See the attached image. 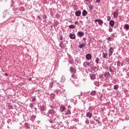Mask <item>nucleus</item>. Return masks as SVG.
Listing matches in <instances>:
<instances>
[{
	"label": "nucleus",
	"instance_id": "1",
	"mask_svg": "<svg viewBox=\"0 0 129 129\" xmlns=\"http://www.w3.org/2000/svg\"><path fill=\"white\" fill-rule=\"evenodd\" d=\"M54 113H55V112L53 111V110H49L48 111V112L45 114L46 115V116H48V117L51 118V117H53L54 116Z\"/></svg>",
	"mask_w": 129,
	"mask_h": 129
},
{
	"label": "nucleus",
	"instance_id": "2",
	"mask_svg": "<svg viewBox=\"0 0 129 129\" xmlns=\"http://www.w3.org/2000/svg\"><path fill=\"white\" fill-rule=\"evenodd\" d=\"M78 37L81 38V37H83L84 36V33L82 31H79L77 33Z\"/></svg>",
	"mask_w": 129,
	"mask_h": 129
},
{
	"label": "nucleus",
	"instance_id": "3",
	"mask_svg": "<svg viewBox=\"0 0 129 129\" xmlns=\"http://www.w3.org/2000/svg\"><path fill=\"white\" fill-rule=\"evenodd\" d=\"M109 56H112V54H113V50L114 48L113 47H111L109 48Z\"/></svg>",
	"mask_w": 129,
	"mask_h": 129
},
{
	"label": "nucleus",
	"instance_id": "4",
	"mask_svg": "<svg viewBox=\"0 0 129 129\" xmlns=\"http://www.w3.org/2000/svg\"><path fill=\"white\" fill-rule=\"evenodd\" d=\"M95 22H97L99 23V25H102L103 24V21L101 20V19H96L95 20Z\"/></svg>",
	"mask_w": 129,
	"mask_h": 129
},
{
	"label": "nucleus",
	"instance_id": "5",
	"mask_svg": "<svg viewBox=\"0 0 129 129\" xmlns=\"http://www.w3.org/2000/svg\"><path fill=\"white\" fill-rule=\"evenodd\" d=\"M112 15L115 19L117 18V16H118V11L113 12Z\"/></svg>",
	"mask_w": 129,
	"mask_h": 129
},
{
	"label": "nucleus",
	"instance_id": "6",
	"mask_svg": "<svg viewBox=\"0 0 129 129\" xmlns=\"http://www.w3.org/2000/svg\"><path fill=\"white\" fill-rule=\"evenodd\" d=\"M62 91H63V89L59 88L58 90H56V93H57V94H61L62 93Z\"/></svg>",
	"mask_w": 129,
	"mask_h": 129
},
{
	"label": "nucleus",
	"instance_id": "7",
	"mask_svg": "<svg viewBox=\"0 0 129 129\" xmlns=\"http://www.w3.org/2000/svg\"><path fill=\"white\" fill-rule=\"evenodd\" d=\"M87 117H89V118H91L92 117V113L90 112H88L86 114Z\"/></svg>",
	"mask_w": 129,
	"mask_h": 129
},
{
	"label": "nucleus",
	"instance_id": "8",
	"mask_svg": "<svg viewBox=\"0 0 129 129\" xmlns=\"http://www.w3.org/2000/svg\"><path fill=\"white\" fill-rule=\"evenodd\" d=\"M104 75L105 78H109V77H110V73L108 72L105 73Z\"/></svg>",
	"mask_w": 129,
	"mask_h": 129
},
{
	"label": "nucleus",
	"instance_id": "9",
	"mask_svg": "<svg viewBox=\"0 0 129 129\" xmlns=\"http://www.w3.org/2000/svg\"><path fill=\"white\" fill-rule=\"evenodd\" d=\"M92 56L91 54L88 53L86 55V58L87 59V60H90V59H91L92 58Z\"/></svg>",
	"mask_w": 129,
	"mask_h": 129
},
{
	"label": "nucleus",
	"instance_id": "10",
	"mask_svg": "<svg viewBox=\"0 0 129 129\" xmlns=\"http://www.w3.org/2000/svg\"><path fill=\"white\" fill-rule=\"evenodd\" d=\"M124 29H125V31H128L129 30V25L128 24H125L124 25Z\"/></svg>",
	"mask_w": 129,
	"mask_h": 129
},
{
	"label": "nucleus",
	"instance_id": "11",
	"mask_svg": "<svg viewBox=\"0 0 129 129\" xmlns=\"http://www.w3.org/2000/svg\"><path fill=\"white\" fill-rule=\"evenodd\" d=\"M70 72H71V73H75V72H76V70H75V69L73 68L72 67H71Z\"/></svg>",
	"mask_w": 129,
	"mask_h": 129
},
{
	"label": "nucleus",
	"instance_id": "12",
	"mask_svg": "<svg viewBox=\"0 0 129 129\" xmlns=\"http://www.w3.org/2000/svg\"><path fill=\"white\" fill-rule=\"evenodd\" d=\"M84 65L85 67H89V66H90V62H87V61H85L84 63Z\"/></svg>",
	"mask_w": 129,
	"mask_h": 129
},
{
	"label": "nucleus",
	"instance_id": "13",
	"mask_svg": "<svg viewBox=\"0 0 129 129\" xmlns=\"http://www.w3.org/2000/svg\"><path fill=\"white\" fill-rule=\"evenodd\" d=\"M75 35L74 33H71L70 35V38L72 39H75Z\"/></svg>",
	"mask_w": 129,
	"mask_h": 129
},
{
	"label": "nucleus",
	"instance_id": "14",
	"mask_svg": "<svg viewBox=\"0 0 129 129\" xmlns=\"http://www.w3.org/2000/svg\"><path fill=\"white\" fill-rule=\"evenodd\" d=\"M86 45V44L85 43H81L79 45V47L80 49H82V48H83V47H85Z\"/></svg>",
	"mask_w": 129,
	"mask_h": 129
},
{
	"label": "nucleus",
	"instance_id": "15",
	"mask_svg": "<svg viewBox=\"0 0 129 129\" xmlns=\"http://www.w3.org/2000/svg\"><path fill=\"white\" fill-rule=\"evenodd\" d=\"M87 15V11H86V10H84L82 12V16H83V17H85Z\"/></svg>",
	"mask_w": 129,
	"mask_h": 129
},
{
	"label": "nucleus",
	"instance_id": "16",
	"mask_svg": "<svg viewBox=\"0 0 129 129\" xmlns=\"http://www.w3.org/2000/svg\"><path fill=\"white\" fill-rule=\"evenodd\" d=\"M109 25L111 27H113L114 26V21L113 20H111L109 22Z\"/></svg>",
	"mask_w": 129,
	"mask_h": 129
},
{
	"label": "nucleus",
	"instance_id": "17",
	"mask_svg": "<svg viewBox=\"0 0 129 129\" xmlns=\"http://www.w3.org/2000/svg\"><path fill=\"white\" fill-rule=\"evenodd\" d=\"M65 110V106L62 105L60 108V111L61 112H63Z\"/></svg>",
	"mask_w": 129,
	"mask_h": 129
},
{
	"label": "nucleus",
	"instance_id": "18",
	"mask_svg": "<svg viewBox=\"0 0 129 129\" xmlns=\"http://www.w3.org/2000/svg\"><path fill=\"white\" fill-rule=\"evenodd\" d=\"M75 15L77 17H80V15H81V12L80 11H77L75 13Z\"/></svg>",
	"mask_w": 129,
	"mask_h": 129
},
{
	"label": "nucleus",
	"instance_id": "19",
	"mask_svg": "<svg viewBox=\"0 0 129 129\" xmlns=\"http://www.w3.org/2000/svg\"><path fill=\"white\" fill-rule=\"evenodd\" d=\"M36 119V116L35 115H32L30 118L31 120H32V121H34V120H35V119Z\"/></svg>",
	"mask_w": 129,
	"mask_h": 129
},
{
	"label": "nucleus",
	"instance_id": "20",
	"mask_svg": "<svg viewBox=\"0 0 129 129\" xmlns=\"http://www.w3.org/2000/svg\"><path fill=\"white\" fill-rule=\"evenodd\" d=\"M65 80H66V79L65 78V77L62 76V77L61 78L60 82L61 83H63V82H64L65 81Z\"/></svg>",
	"mask_w": 129,
	"mask_h": 129
},
{
	"label": "nucleus",
	"instance_id": "21",
	"mask_svg": "<svg viewBox=\"0 0 129 129\" xmlns=\"http://www.w3.org/2000/svg\"><path fill=\"white\" fill-rule=\"evenodd\" d=\"M90 94H91V95H93V96H94V95H95L96 94V91H93L91 92Z\"/></svg>",
	"mask_w": 129,
	"mask_h": 129
},
{
	"label": "nucleus",
	"instance_id": "22",
	"mask_svg": "<svg viewBox=\"0 0 129 129\" xmlns=\"http://www.w3.org/2000/svg\"><path fill=\"white\" fill-rule=\"evenodd\" d=\"M75 25H70L69 26V28H70V29H75Z\"/></svg>",
	"mask_w": 129,
	"mask_h": 129
},
{
	"label": "nucleus",
	"instance_id": "23",
	"mask_svg": "<svg viewBox=\"0 0 129 129\" xmlns=\"http://www.w3.org/2000/svg\"><path fill=\"white\" fill-rule=\"evenodd\" d=\"M65 114L66 115L71 114V111H70V110H68L66 112Z\"/></svg>",
	"mask_w": 129,
	"mask_h": 129
},
{
	"label": "nucleus",
	"instance_id": "24",
	"mask_svg": "<svg viewBox=\"0 0 129 129\" xmlns=\"http://www.w3.org/2000/svg\"><path fill=\"white\" fill-rule=\"evenodd\" d=\"M106 56H107V53H104V52H103V53H102V57H103V58H106Z\"/></svg>",
	"mask_w": 129,
	"mask_h": 129
},
{
	"label": "nucleus",
	"instance_id": "25",
	"mask_svg": "<svg viewBox=\"0 0 129 129\" xmlns=\"http://www.w3.org/2000/svg\"><path fill=\"white\" fill-rule=\"evenodd\" d=\"M114 89L115 90H117V89H118V85H115L114 86Z\"/></svg>",
	"mask_w": 129,
	"mask_h": 129
},
{
	"label": "nucleus",
	"instance_id": "26",
	"mask_svg": "<svg viewBox=\"0 0 129 129\" xmlns=\"http://www.w3.org/2000/svg\"><path fill=\"white\" fill-rule=\"evenodd\" d=\"M25 128H26V129H29L30 128V126H29V125H28V124H25Z\"/></svg>",
	"mask_w": 129,
	"mask_h": 129
},
{
	"label": "nucleus",
	"instance_id": "27",
	"mask_svg": "<svg viewBox=\"0 0 129 129\" xmlns=\"http://www.w3.org/2000/svg\"><path fill=\"white\" fill-rule=\"evenodd\" d=\"M95 62L97 64H98V63H99V58H98V57L96 58Z\"/></svg>",
	"mask_w": 129,
	"mask_h": 129
},
{
	"label": "nucleus",
	"instance_id": "28",
	"mask_svg": "<svg viewBox=\"0 0 129 129\" xmlns=\"http://www.w3.org/2000/svg\"><path fill=\"white\" fill-rule=\"evenodd\" d=\"M85 123H86V124H89V120H88V118H87V119H86Z\"/></svg>",
	"mask_w": 129,
	"mask_h": 129
},
{
	"label": "nucleus",
	"instance_id": "29",
	"mask_svg": "<svg viewBox=\"0 0 129 129\" xmlns=\"http://www.w3.org/2000/svg\"><path fill=\"white\" fill-rule=\"evenodd\" d=\"M53 119H54V120H53ZM51 121H52V122H51L52 123H54V122H55L56 121V119H55V118H52L51 119Z\"/></svg>",
	"mask_w": 129,
	"mask_h": 129
},
{
	"label": "nucleus",
	"instance_id": "30",
	"mask_svg": "<svg viewBox=\"0 0 129 129\" xmlns=\"http://www.w3.org/2000/svg\"><path fill=\"white\" fill-rule=\"evenodd\" d=\"M107 40L108 41H112V39L111 37H107Z\"/></svg>",
	"mask_w": 129,
	"mask_h": 129
},
{
	"label": "nucleus",
	"instance_id": "31",
	"mask_svg": "<svg viewBox=\"0 0 129 129\" xmlns=\"http://www.w3.org/2000/svg\"><path fill=\"white\" fill-rule=\"evenodd\" d=\"M107 21L108 22H109V21H110V20H111V17H110V16H107Z\"/></svg>",
	"mask_w": 129,
	"mask_h": 129
},
{
	"label": "nucleus",
	"instance_id": "32",
	"mask_svg": "<svg viewBox=\"0 0 129 129\" xmlns=\"http://www.w3.org/2000/svg\"><path fill=\"white\" fill-rule=\"evenodd\" d=\"M33 128H34V129H41V127H39V126H35L33 127Z\"/></svg>",
	"mask_w": 129,
	"mask_h": 129
},
{
	"label": "nucleus",
	"instance_id": "33",
	"mask_svg": "<svg viewBox=\"0 0 129 129\" xmlns=\"http://www.w3.org/2000/svg\"><path fill=\"white\" fill-rule=\"evenodd\" d=\"M49 87L50 88H52V87H53V83H50V84H49Z\"/></svg>",
	"mask_w": 129,
	"mask_h": 129
},
{
	"label": "nucleus",
	"instance_id": "34",
	"mask_svg": "<svg viewBox=\"0 0 129 129\" xmlns=\"http://www.w3.org/2000/svg\"><path fill=\"white\" fill-rule=\"evenodd\" d=\"M50 97H51V98H54V97H55V95H54V94H51L50 95Z\"/></svg>",
	"mask_w": 129,
	"mask_h": 129
},
{
	"label": "nucleus",
	"instance_id": "35",
	"mask_svg": "<svg viewBox=\"0 0 129 129\" xmlns=\"http://www.w3.org/2000/svg\"><path fill=\"white\" fill-rule=\"evenodd\" d=\"M88 3H89V0H85V4H86V5H87Z\"/></svg>",
	"mask_w": 129,
	"mask_h": 129
},
{
	"label": "nucleus",
	"instance_id": "36",
	"mask_svg": "<svg viewBox=\"0 0 129 129\" xmlns=\"http://www.w3.org/2000/svg\"><path fill=\"white\" fill-rule=\"evenodd\" d=\"M109 71H110V72H111V73H113V70H112V69H111V68H109Z\"/></svg>",
	"mask_w": 129,
	"mask_h": 129
},
{
	"label": "nucleus",
	"instance_id": "37",
	"mask_svg": "<svg viewBox=\"0 0 129 129\" xmlns=\"http://www.w3.org/2000/svg\"><path fill=\"white\" fill-rule=\"evenodd\" d=\"M72 78H75V73H73V74L72 75Z\"/></svg>",
	"mask_w": 129,
	"mask_h": 129
},
{
	"label": "nucleus",
	"instance_id": "38",
	"mask_svg": "<svg viewBox=\"0 0 129 129\" xmlns=\"http://www.w3.org/2000/svg\"><path fill=\"white\" fill-rule=\"evenodd\" d=\"M36 98L35 97H33L32 99V101H35Z\"/></svg>",
	"mask_w": 129,
	"mask_h": 129
},
{
	"label": "nucleus",
	"instance_id": "39",
	"mask_svg": "<svg viewBox=\"0 0 129 129\" xmlns=\"http://www.w3.org/2000/svg\"><path fill=\"white\" fill-rule=\"evenodd\" d=\"M91 78V79H93V80L95 79V77L92 76Z\"/></svg>",
	"mask_w": 129,
	"mask_h": 129
},
{
	"label": "nucleus",
	"instance_id": "40",
	"mask_svg": "<svg viewBox=\"0 0 129 129\" xmlns=\"http://www.w3.org/2000/svg\"><path fill=\"white\" fill-rule=\"evenodd\" d=\"M112 29L111 28L109 29V32H112Z\"/></svg>",
	"mask_w": 129,
	"mask_h": 129
},
{
	"label": "nucleus",
	"instance_id": "41",
	"mask_svg": "<svg viewBox=\"0 0 129 129\" xmlns=\"http://www.w3.org/2000/svg\"><path fill=\"white\" fill-rule=\"evenodd\" d=\"M97 4H98V3H100V0H96Z\"/></svg>",
	"mask_w": 129,
	"mask_h": 129
},
{
	"label": "nucleus",
	"instance_id": "42",
	"mask_svg": "<svg viewBox=\"0 0 129 129\" xmlns=\"http://www.w3.org/2000/svg\"><path fill=\"white\" fill-rule=\"evenodd\" d=\"M90 9L91 10V11H92V10H93V8L92 7V6H91V7H90Z\"/></svg>",
	"mask_w": 129,
	"mask_h": 129
},
{
	"label": "nucleus",
	"instance_id": "43",
	"mask_svg": "<svg viewBox=\"0 0 129 129\" xmlns=\"http://www.w3.org/2000/svg\"><path fill=\"white\" fill-rule=\"evenodd\" d=\"M99 77H100V78H102V77H103V75H101L99 76Z\"/></svg>",
	"mask_w": 129,
	"mask_h": 129
},
{
	"label": "nucleus",
	"instance_id": "44",
	"mask_svg": "<svg viewBox=\"0 0 129 129\" xmlns=\"http://www.w3.org/2000/svg\"><path fill=\"white\" fill-rule=\"evenodd\" d=\"M75 25H78V22L77 21H76L75 22Z\"/></svg>",
	"mask_w": 129,
	"mask_h": 129
},
{
	"label": "nucleus",
	"instance_id": "45",
	"mask_svg": "<svg viewBox=\"0 0 129 129\" xmlns=\"http://www.w3.org/2000/svg\"><path fill=\"white\" fill-rule=\"evenodd\" d=\"M105 69H108V67L107 66H106V67H105Z\"/></svg>",
	"mask_w": 129,
	"mask_h": 129
},
{
	"label": "nucleus",
	"instance_id": "46",
	"mask_svg": "<svg viewBox=\"0 0 129 129\" xmlns=\"http://www.w3.org/2000/svg\"><path fill=\"white\" fill-rule=\"evenodd\" d=\"M118 63H119V61H118V62H117V65H118Z\"/></svg>",
	"mask_w": 129,
	"mask_h": 129
},
{
	"label": "nucleus",
	"instance_id": "47",
	"mask_svg": "<svg viewBox=\"0 0 129 129\" xmlns=\"http://www.w3.org/2000/svg\"><path fill=\"white\" fill-rule=\"evenodd\" d=\"M123 66V63H121V66Z\"/></svg>",
	"mask_w": 129,
	"mask_h": 129
},
{
	"label": "nucleus",
	"instance_id": "48",
	"mask_svg": "<svg viewBox=\"0 0 129 129\" xmlns=\"http://www.w3.org/2000/svg\"><path fill=\"white\" fill-rule=\"evenodd\" d=\"M38 19H40V16H38Z\"/></svg>",
	"mask_w": 129,
	"mask_h": 129
},
{
	"label": "nucleus",
	"instance_id": "49",
	"mask_svg": "<svg viewBox=\"0 0 129 129\" xmlns=\"http://www.w3.org/2000/svg\"><path fill=\"white\" fill-rule=\"evenodd\" d=\"M112 36H114V34H112Z\"/></svg>",
	"mask_w": 129,
	"mask_h": 129
},
{
	"label": "nucleus",
	"instance_id": "50",
	"mask_svg": "<svg viewBox=\"0 0 129 129\" xmlns=\"http://www.w3.org/2000/svg\"><path fill=\"white\" fill-rule=\"evenodd\" d=\"M60 40H62V38H60Z\"/></svg>",
	"mask_w": 129,
	"mask_h": 129
},
{
	"label": "nucleus",
	"instance_id": "51",
	"mask_svg": "<svg viewBox=\"0 0 129 129\" xmlns=\"http://www.w3.org/2000/svg\"><path fill=\"white\" fill-rule=\"evenodd\" d=\"M60 40H62V38H60Z\"/></svg>",
	"mask_w": 129,
	"mask_h": 129
}]
</instances>
